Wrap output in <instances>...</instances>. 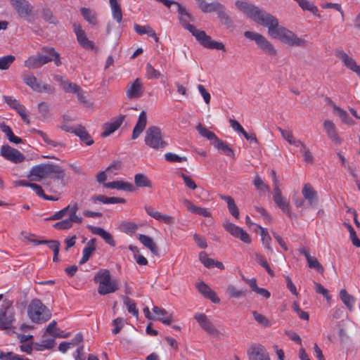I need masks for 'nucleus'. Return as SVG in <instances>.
<instances>
[{
  "mask_svg": "<svg viewBox=\"0 0 360 360\" xmlns=\"http://www.w3.org/2000/svg\"><path fill=\"white\" fill-rule=\"evenodd\" d=\"M335 56L343 63L347 68L355 72L358 76L360 75V65H357L355 60L347 53L339 50L335 52Z\"/></svg>",
  "mask_w": 360,
  "mask_h": 360,
  "instance_id": "nucleus-14",
  "label": "nucleus"
},
{
  "mask_svg": "<svg viewBox=\"0 0 360 360\" xmlns=\"http://www.w3.org/2000/svg\"><path fill=\"white\" fill-rule=\"evenodd\" d=\"M119 229L121 231L127 233L132 234L136 232L138 229V225L131 221H122L120 226Z\"/></svg>",
  "mask_w": 360,
  "mask_h": 360,
  "instance_id": "nucleus-40",
  "label": "nucleus"
},
{
  "mask_svg": "<svg viewBox=\"0 0 360 360\" xmlns=\"http://www.w3.org/2000/svg\"><path fill=\"white\" fill-rule=\"evenodd\" d=\"M123 302L129 313L136 316L139 315V311L136 309V304L131 298L124 296Z\"/></svg>",
  "mask_w": 360,
  "mask_h": 360,
  "instance_id": "nucleus-46",
  "label": "nucleus"
},
{
  "mask_svg": "<svg viewBox=\"0 0 360 360\" xmlns=\"http://www.w3.org/2000/svg\"><path fill=\"white\" fill-rule=\"evenodd\" d=\"M180 176L182 177L186 186L191 190H195L197 188V185L192 178L184 173H181Z\"/></svg>",
  "mask_w": 360,
  "mask_h": 360,
  "instance_id": "nucleus-63",
  "label": "nucleus"
},
{
  "mask_svg": "<svg viewBox=\"0 0 360 360\" xmlns=\"http://www.w3.org/2000/svg\"><path fill=\"white\" fill-rule=\"evenodd\" d=\"M91 200L93 202H96L97 201H99L104 204H115L126 202V200L124 198L118 197H107L103 195H94L91 197Z\"/></svg>",
  "mask_w": 360,
  "mask_h": 360,
  "instance_id": "nucleus-30",
  "label": "nucleus"
},
{
  "mask_svg": "<svg viewBox=\"0 0 360 360\" xmlns=\"http://www.w3.org/2000/svg\"><path fill=\"white\" fill-rule=\"evenodd\" d=\"M219 196L222 200L227 202L228 210L230 214L236 219H238L239 210L237 205L235 203L234 200L231 196L229 195H220Z\"/></svg>",
  "mask_w": 360,
  "mask_h": 360,
  "instance_id": "nucleus-36",
  "label": "nucleus"
},
{
  "mask_svg": "<svg viewBox=\"0 0 360 360\" xmlns=\"http://www.w3.org/2000/svg\"><path fill=\"white\" fill-rule=\"evenodd\" d=\"M147 124V115L145 111H142L138 118V121L133 129L131 139H137L143 131Z\"/></svg>",
  "mask_w": 360,
  "mask_h": 360,
  "instance_id": "nucleus-24",
  "label": "nucleus"
},
{
  "mask_svg": "<svg viewBox=\"0 0 360 360\" xmlns=\"http://www.w3.org/2000/svg\"><path fill=\"white\" fill-rule=\"evenodd\" d=\"M195 319L199 323L200 327L210 335H217L218 330L214 327L212 322L207 319L205 314H196Z\"/></svg>",
  "mask_w": 360,
  "mask_h": 360,
  "instance_id": "nucleus-16",
  "label": "nucleus"
},
{
  "mask_svg": "<svg viewBox=\"0 0 360 360\" xmlns=\"http://www.w3.org/2000/svg\"><path fill=\"white\" fill-rule=\"evenodd\" d=\"M235 4L240 11L246 14L251 19L255 14V12L259 9L257 6L247 1H237Z\"/></svg>",
  "mask_w": 360,
  "mask_h": 360,
  "instance_id": "nucleus-27",
  "label": "nucleus"
},
{
  "mask_svg": "<svg viewBox=\"0 0 360 360\" xmlns=\"http://www.w3.org/2000/svg\"><path fill=\"white\" fill-rule=\"evenodd\" d=\"M64 91L67 93H72L76 94L77 98L80 103L84 105H87L88 102L84 96V92L77 84H65Z\"/></svg>",
  "mask_w": 360,
  "mask_h": 360,
  "instance_id": "nucleus-22",
  "label": "nucleus"
},
{
  "mask_svg": "<svg viewBox=\"0 0 360 360\" xmlns=\"http://www.w3.org/2000/svg\"><path fill=\"white\" fill-rule=\"evenodd\" d=\"M65 176V170L59 165L39 164L31 168L28 178L32 181H41L47 177L60 179L63 181Z\"/></svg>",
  "mask_w": 360,
  "mask_h": 360,
  "instance_id": "nucleus-2",
  "label": "nucleus"
},
{
  "mask_svg": "<svg viewBox=\"0 0 360 360\" xmlns=\"http://www.w3.org/2000/svg\"><path fill=\"white\" fill-rule=\"evenodd\" d=\"M227 292L232 298H240L246 296V290H238L233 285H229Z\"/></svg>",
  "mask_w": 360,
  "mask_h": 360,
  "instance_id": "nucleus-43",
  "label": "nucleus"
},
{
  "mask_svg": "<svg viewBox=\"0 0 360 360\" xmlns=\"http://www.w3.org/2000/svg\"><path fill=\"white\" fill-rule=\"evenodd\" d=\"M143 93V84L141 80L137 78L127 89L126 95L128 98H137L142 96Z\"/></svg>",
  "mask_w": 360,
  "mask_h": 360,
  "instance_id": "nucleus-19",
  "label": "nucleus"
},
{
  "mask_svg": "<svg viewBox=\"0 0 360 360\" xmlns=\"http://www.w3.org/2000/svg\"><path fill=\"white\" fill-rule=\"evenodd\" d=\"M303 198L307 201L308 207H312L317 205L318 193L310 184H305L302 189Z\"/></svg>",
  "mask_w": 360,
  "mask_h": 360,
  "instance_id": "nucleus-11",
  "label": "nucleus"
},
{
  "mask_svg": "<svg viewBox=\"0 0 360 360\" xmlns=\"http://www.w3.org/2000/svg\"><path fill=\"white\" fill-rule=\"evenodd\" d=\"M340 298L345 305L349 309L352 310L353 304L354 303V297L349 295L345 289H342L340 291Z\"/></svg>",
  "mask_w": 360,
  "mask_h": 360,
  "instance_id": "nucleus-38",
  "label": "nucleus"
},
{
  "mask_svg": "<svg viewBox=\"0 0 360 360\" xmlns=\"http://www.w3.org/2000/svg\"><path fill=\"white\" fill-rule=\"evenodd\" d=\"M112 325L115 326L112 330L113 334H117L124 325V319L123 318H117L112 321Z\"/></svg>",
  "mask_w": 360,
  "mask_h": 360,
  "instance_id": "nucleus-59",
  "label": "nucleus"
},
{
  "mask_svg": "<svg viewBox=\"0 0 360 360\" xmlns=\"http://www.w3.org/2000/svg\"><path fill=\"white\" fill-rule=\"evenodd\" d=\"M255 320L260 325L264 327H269L271 326L269 319L264 315L258 313L256 311L252 312Z\"/></svg>",
  "mask_w": 360,
  "mask_h": 360,
  "instance_id": "nucleus-53",
  "label": "nucleus"
},
{
  "mask_svg": "<svg viewBox=\"0 0 360 360\" xmlns=\"http://www.w3.org/2000/svg\"><path fill=\"white\" fill-rule=\"evenodd\" d=\"M323 129L328 138L336 145H340L342 143V139L340 138L337 132L335 124L330 120L323 122Z\"/></svg>",
  "mask_w": 360,
  "mask_h": 360,
  "instance_id": "nucleus-17",
  "label": "nucleus"
},
{
  "mask_svg": "<svg viewBox=\"0 0 360 360\" xmlns=\"http://www.w3.org/2000/svg\"><path fill=\"white\" fill-rule=\"evenodd\" d=\"M52 47H43L41 49L44 54L30 56L25 61V67L30 69H36L41 68L42 65L52 61L49 50H52Z\"/></svg>",
  "mask_w": 360,
  "mask_h": 360,
  "instance_id": "nucleus-8",
  "label": "nucleus"
},
{
  "mask_svg": "<svg viewBox=\"0 0 360 360\" xmlns=\"http://www.w3.org/2000/svg\"><path fill=\"white\" fill-rule=\"evenodd\" d=\"M23 82L34 91H41V83L32 74H25L22 77Z\"/></svg>",
  "mask_w": 360,
  "mask_h": 360,
  "instance_id": "nucleus-34",
  "label": "nucleus"
},
{
  "mask_svg": "<svg viewBox=\"0 0 360 360\" xmlns=\"http://www.w3.org/2000/svg\"><path fill=\"white\" fill-rule=\"evenodd\" d=\"M96 238H92L87 242L86 245L83 250V256L79 261V264H85L92 256L96 249Z\"/></svg>",
  "mask_w": 360,
  "mask_h": 360,
  "instance_id": "nucleus-28",
  "label": "nucleus"
},
{
  "mask_svg": "<svg viewBox=\"0 0 360 360\" xmlns=\"http://www.w3.org/2000/svg\"><path fill=\"white\" fill-rule=\"evenodd\" d=\"M139 241L148 249L150 250V252L155 255H159V248L157 246L156 243L153 241V238L148 236L139 234L138 236Z\"/></svg>",
  "mask_w": 360,
  "mask_h": 360,
  "instance_id": "nucleus-29",
  "label": "nucleus"
},
{
  "mask_svg": "<svg viewBox=\"0 0 360 360\" xmlns=\"http://www.w3.org/2000/svg\"><path fill=\"white\" fill-rule=\"evenodd\" d=\"M110 4L112 11L114 19L120 22L122 20V13L120 5L118 4L117 0H110Z\"/></svg>",
  "mask_w": 360,
  "mask_h": 360,
  "instance_id": "nucleus-39",
  "label": "nucleus"
},
{
  "mask_svg": "<svg viewBox=\"0 0 360 360\" xmlns=\"http://www.w3.org/2000/svg\"><path fill=\"white\" fill-rule=\"evenodd\" d=\"M212 144L218 150L224 153L226 155L234 158L235 154L233 150L225 142L219 139H216L215 142H212Z\"/></svg>",
  "mask_w": 360,
  "mask_h": 360,
  "instance_id": "nucleus-33",
  "label": "nucleus"
},
{
  "mask_svg": "<svg viewBox=\"0 0 360 360\" xmlns=\"http://www.w3.org/2000/svg\"><path fill=\"white\" fill-rule=\"evenodd\" d=\"M146 144L154 149H162L167 146V143L163 140L161 129L156 126L149 127L146 131Z\"/></svg>",
  "mask_w": 360,
  "mask_h": 360,
  "instance_id": "nucleus-6",
  "label": "nucleus"
},
{
  "mask_svg": "<svg viewBox=\"0 0 360 360\" xmlns=\"http://www.w3.org/2000/svg\"><path fill=\"white\" fill-rule=\"evenodd\" d=\"M67 207H69V218L72 219L75 221V223L82 224L83 219L77 214V212L79 210L78 204L77 202H75L72 205H69Z\"/></svg>",
  "mask_w": 360,
  "mask_h": 360,
  "instance_id": "nucleus-41",
  "label": "nucleus"
},
{
  "mask_svg": "<svg viewBox=\"0 0 360 360\" xmlns=\"http://www.w3.org/2000/svg\"><path fill=\"white\" fill-rule=\"evenodd\" d=\"M273 200L283 213L287 214L289 217H292L290 203L282 196V192L280 188L274 189Z\"/></svg>",
  "mask_w": 360,
  "mask_h": 360,
  "instance_id": "nucleus-13",
  "label": "nucleus"
},
{
  "mask_svg": "<svg viewBox=\"0 0 360 360\" xmlns=\"http://www.w3.org/2000/svg\"><path fill=\"white\" fill-rule=\"evenodd\" d=\"M198 291L207 299L210 300L214 303H219L220 299L218 297L217 293L213 291L207 284L203 281L197 284Z\"/></svg>",
  "mask_w": 360,
  "mask_h": 360,
  "instance_id": "nucleus-20",
  "label": "nucleus"
},
{
  "mask_svg": "<svg viewBox=\"0 0 360 360\" xmlns=\"http://www.w3.org/2000/svg\"><path fill=\"white\" fill-rule=\"evenodd\" d=\"M153 311L159 316L157 319L165 325H169L172 322V315L169 314L165 309L154 306Z\"/></svg>",
  "mask_w": 360,
  "mask_h": 360,
  "instance_id": "nucleus-31",
  "label": "nucleus"
},
{
  "mask_svg": "<svg viewBox=\"0 0 360 360\" xmlns=\"http://www.w3.org/2000/svg\"><path fill=\"white\" fill-rule=\"evenodd\" d=\"M125 115H120L115 121L110 123H105L103 126V131L101 134L102 137H106L115 132L122 124Z\"/></svg>",
  "mask_w": 360,
  "mask_h": 360,
  "instance_id": "nucleus-21",
  "label": "nucleus"
},
{
  "mask_svg": "<svg viewBox=\"0 0 360 360\" xmlns=\"http://www.w3.org/2000/svg\"><path fill=\"white\" fill-rule=\"evenodd\" d=\"M221 8L222 4L219 1H214L212 3L206 2L201 11L203 13L217 12Z\"/></svg>",
  "mask_w": 360,
  "mask_h": 360,
  "instance_id": "nucleus-47",
  "label": "nucleus"
},
{
  "mask_svg": "<svg viewBox=\"0 0 360 360\" xmlns=\"http://www.w3.org/2000/svg\"><path fill=\"white\" fill-rule=\"evenodd\" d=\"M27 316L32 322L42 323L51 319V312L39 299L35 298L28 304Z\"/></svg>",
  "mask_w": 360,
  "mask_h": 360,
  "instance_id": "nucleus-3",
  "label": "nucleus"
},
{
  "mask_svg": "<svg viewBox=\"0 0 360 360\" xmlns=\"http://www.w3.org/2000/svg\"><path fill=\"white\" fill-rule=\"evenodd\" d=\"M145 210L149 216L156 220L162 221L168 225H171L174 223V218L172 216L162 214L160 212L155 211L151 206H146Z\"/></svg>",
  "mask_w": 360,
  "mask_h": 360,
  "instance_id": "nucleus-23",
  "label": "nucleus"
},
{
  "mask_svg": "<svg viewBox=\"0 0 360 360\" xmlns=\"http://www.w3.org/2000/svg\"><path fill=\"white\" fill-rule=\"evenodd\" d=\"M69 207H65V208L60 210L58 212H56L54 214L51 215L50 217L46 218V221H53L62 219L68 212Z\"/></svg>",
  "mask_w": 360,
  "mask_h": 360,
  "instance_id": "nucleus-60",
  "label": "nucleus"
},
{
  "mask_svg": "<svg viewBox=\"0 0 360 360\" xmlns=\"http://www.w3.org/2000/svg\"><path fill=\"white\" fill-rule=\"evenodd\" d=\"M165 160L170 162H181L187 160L186 157H180L174 153H167L165 155Z\"/></svg>",
  "mask_w": 360,
  "mask_h": 360,
  "instance_id": "nucleus-57",
  "label": "nucleus"
},
{
  "mask_svg": "<svg viewBox=\"0 0 360 360\" xmlns=\"http://www.w3.org/2000/svg\"><path fill=\"white\" fill-rule=\"evenodd\" d=\"M196 130L198 131L199 134L201 136L207 138L208 140H210L211 141V143L212 142H215L216 139H218V137L214 132L209 131L205 127H204L200 123H199L196 126Z\"/></svg>",
  "mask_w": 360,
  "mask_h": 360,
  "instance_id": "nucleus-37",
  "label": "nucleus"
},
{
  "mask_svg": "<svg viewBox=\"0 0 360 360\" xmlns=\"http://www.w3.org/2000/svg\"><path fill=\"white\" fill-rule=\"evenodd\" d=\"M160 72L155 70L150 63L146 65V76L149 79H158L160 77Z\"/></svg>",
  "mask_w": 360,
  "mask_h": 360,
  "instance_id": "nucleus-52",
  "label": "nucleus"
},
{
  "mask_svg": "<svg viewBox=\"0 0 360 360\" xmlns=\"http://www.w3.org/2000/svg\"><path fill=\"white\" fill-rule=\"evenodd\" d=\"M254 185H255V186L256 187V188L257 190H259V191H265V190L269 191V187L266 184H264L263 180L258 175H257L255 177Z\"/></svg>",
  "mask_w": 360,
  "mask_h": 360,
  "instance_id": "nucleus-62",
  "label": "nucleus"
},
{
  "mask_svg": "<svg viewBox=\"0 0 360 360\" xmlns=\"http://www.w3.org/2000/svg\"><path fill=\"white\" fill-rule=\"evenodd\" d=\"M81 13L84 18L90 24L96 25L97 23L96 14L91 10L86 8H82Z\"/></svg>",
  "mask_w": 360,
  "mask_h": 360,
  "instance_id": "nucleus-44",
  "label": "nucleus"
},
{
  "mask_svg": "<svg viewBox=\"0 0 360 360\" xmlns=\"http://www.w3.org/2000/svg\"><path fill=\"white\" fill-rule=\"evenodd\" d=\"M42 18L50 23H56V18L53 16L52 11L49 8H44L42 11Z\"/></svg>",
  "mask_w": 360,
  "mask_h": 360,
  "instance_id": "nucleus-61",
  "label": "nucleus"
},
{
  "mask_svg": "<svg viewBox=\"0 0 360 360\" xmlns=\"http://www.w3.org/2000/svg\"><path fill=\"white\" fill-rule=\"evenodd\" d=\"M223 226L224 229L233 236L240 238L243 242L245 243H251L250 235L239 226H237L234 224H232L229 221H225Z\"/></svg>",
  "mask_w": 360,
  "mask_h": 360,
  "instance_id": "nucleus-10",
  "label": "nucleus"
},
{
  "mask_svg": "<svg viewBox=\"0 0 360 360\" xmlns=\"http://www.w3.org/2000/svg\"><path fill=\"white\" fill-rule=\"evenodd\" d=\"M295 1L298 3L299 6L303 10L309 11L311 12H314V10H317L316 7L313 4H311L307 0H295Z\"/></svg>",
  "mask_w": 360,
  "mask_h": 360,
  "instance_id": "nucleus-58",
  "label": "nucleus"
},
{
  "mask_svg": "<svg viewBox=\"0 0 360 360\" xmlns=\"http://www.w3.org/2000/svg\"><path fill=\"white\" fill-rule=\"evenodd\" d=\"M75 221L70 218L65 219L53 224V227L58 230L69 229L72 227Z\"/></svg>",
  "mask_w": 360,
  "mask_h": 360,
  "instance_id": "nucleus-48",
  "label": "nucleus"
},
{
  "mask_svg": "<svg viewBox=\"0 0 360 360\" xmlns=\"http://www.w3.org/2000/svg\"><path fill=\"white\" fill-rule=\"evenodd\" d=\"M276 17L259 8L252 18L255 22L266 27H268L273 22H276Z\"/></svg>",
  "mask_w": 360,
  "mask_h": 360,
  "instance_id": "nucleus-12",
  "label": "nucleus"
},
{
  "mask_svg": "<svg viewBox=\"0 0 360 360\" xmlns=\"http://www.w3.org/2000/svg\"><path fill=\"white\" fill-rule=\"evenodd\" d=\"M80 139L84 142L87 146H91L94 143V140L89 134L87 132L84 127L82 125L76 126L75 134Z\"/></svg>",
  "mask_w": 360,
  "mask_h": 360,
  "instance_id": "nucleus-35",
  "label": "nucleus"
},
{
  "mask_svg": "<svg viewBox=\"0 0 360 360\" xmlns=\"http://www.w3.org/2000/svg\"><path fill=\"white\" fill-rule=\"evenodd\" d=\"M0 155L6 160L14 163H20L25 159V155L17 149L11 147L9 145H4L0 151Z\"/></svg>",
  "mask_w": 360,
  "mask_h": 360,
  "instance_id": "nucleus-9",
  "label": "nucleus"
},
{
  "mask_svg": "<svg viewBox=\"0 0 360 360\" xmlns=\"http://www.w3.org/2000/svg\"><path fill=\"white\" fill-rule=\"evenodd\" d=\"M89 229H90L91 232L93 234L101 236L105 241L106 243L109 244L111 246L115 245V242L113 239L112 236L110 233L107 232L103 228L98 226H89Z\"/></svg>",
  "mask_w": 360,
  "mask_h": 360,
  "instance_id": "nucleus-25",
  "label": "nucleus"
},
{
  "mask_svg": "<svg viewBox=\"0 0 360 360\" xmlns=\"http://www.w3.org/2000/svg\"><path fill=\"white\" fill-rule=\"evenodd\" d=\"M135 32L139 34H148L150 37H155V31L150 25H140L138 24H135L134 26Z\"/></svg>",
  "mask_w": 360,
  "mask_h": 360,
  "instance_id": "nucleus-42",
  "label": "nucleus"
},
{
  "mask_svg": "<svg viewBox=\"0 0 360 360\" xmlns=\"http://www.w3.org/2000/svg\"><path fill=\"white\" fill-rule=\"evenodd\" d=\"M115 189L122 190L129 192H133L134 191H135L134 186L131 183L123 181H116Z\"/></svg>",
  "mask_w": 360,
  "mask_h": 360,
  "instance_id": "nucleus-54",
  "label": "nucleus"
},
{
  "mask_svg": "<svg viewBox=\"0 0 360 360\" xmlns=\"http://www.w3.org/2000/svg\"><path fill=\"white\" fill-rule=\"evenodd\" d=\"M122 162L120 160L113 161L107 168V172H112L115 174L121 169Z\"/></svg>",
  "mask_w": 360,
  "mask_h": 360,
  "instance_id": "nucleus-64",
  "label": "nucleus"
},
{
  "mask_svg": "<svg viewBox=\"0 0 360 360\" xmlns=\"http://www.w3.org/2000/svg\"><path fill=\"white\" fill-rule=\"evenodd\" d=\"M134 183L138 188H148L153 187V183L149 178L144 174L139 173L134 176Z\"/></svg>",
  "mask_w": 360,
  "mask_h": 360,
  "instance_id": "nucleus-32",
  "label": "nucleus"
},
{
  "mask_svg": "<svg viewBox=\"0 0 360 360\" xmlns=\"http://www.w3.org/2000/svg\"><path fill=\"white\" fill-rule=\"evenodd\" d=\"M248 354L250 360H270L267 352L262 345L252 346Z\"/></svg>",
  "mask_w": 360,
  "mask_h": 360,
  "instance_id": "nucleus-18",
  "label": "nucleus"
},
{
  "mask_svg": "<svg viewBox=\"0 0 360 360\" xmlns=\"http://www.w3.org/2000/svg\"><path fill=\"white\" fill-rule=\"evenodd\" d=\"M343 225L348 229L349 232L350 239L353 245H360V240L358 238L356 231L351 224L344 222Z\"/></svg>",
  "mask_w": 360,
  "mask_h": 360,
  "instance_id": "nucleus-56",
  "label": "nucleus"
},
{
  "mask_svg": "<svg viewBox=\"0 0 360 360\" xmlns=\"http://www.w3.org/2000/svg\"><path fill=\"white\" fill-rule=\"evenodd\" d=\"M268 33L273 38H278L284 44L290 46L305 48L308 46V41L298 37L294 32L283 26H279L278 19L268 27Z\"/></svg>",
  "mask_w": 360,
  "mask_h": 360,
  "instance_id": "nucleus-1",
  "label": "nucleus"
},
{
  "mask_svg": "<svg viewBox=\"0 0 360 360\" xmlns=\"http://www.w3.org/2000/svg\"><path fill=\"white\" fill-rule=\"evenodd\" d=\"M77 39L80 46L87 50H93L95 48L94 43L90 41L86 36L84 31L81 28L75 29Z\"/></svg>",
  "mask_w": 360,
  "mask_h": 360,
  "instance_id": "nucleus-26",
  "label": "nucleus"
},
{
  "mask_svg": "<svg viewBox=\"0 0 360 360\" xmlns=\"http://www.w3.org/2000/svg\"><path fill=\"white\" fill-rule=\"evenodd\" d=\"M217 15L219 18L221 20L222 23L227 26H231L232 25V20L227 15L225 11V7L222 5V8H220L217 12Z\"/></svg>",
  "mask_w": 360,
  "mask_h": 360,
  "instance_id": "nucleus-50",
  "label": "nucleus"
},
{
  "mask_svg": "<svg viewBox=\"0 0 360 360\" xmlns=\"http://www.w3.org/2000/svg\"><path fill=\"white\" fill-rule=\"evenodd\" d=\"M13 301L5 299L0 307V330H9L14 328L16 321Z\"/></svg>",
  "mask_w": 360,
  "mask_h": 360,
  "instance_id": "nucleus-5",
  "label": "nucleus"
},
{
  "mask_svg": "<svg viewBox=\"0 0 360 360\" xmlns=\"http://www.w3.org/2000/svg\"><path fill=\"white\" fill-rule=\"evenodd\" d=\"M335 112L340 117L342 121L346 124H351L352 120L348 115L347 112L340 107L335 108Z\"/></svg>",
  "mask_w": 360,
  "mask_h": 360,
  "instance_id": "nucleus-55",
  "label": "nucleus"
},
{
  "mask_svg": "<svg viewBox=\"0 0 360 360\" xmlns=\"http://www.w3.org/2000/svg\"><path fill=\"white\" fill-rule=\"evenodd\" d=\"M15 60V56L12 55L0 58V70H7Z\"/></svg>",
  "mask_w": 360,
  "mask_h": 360,
  "instance_id": "nucleus-51",
  "label": "nucleus"
},
{
  "mask_svg": "<svg viewBox=\"0 0 360 360\" xmlns=\"http://www.w3.org/2000/svg\"><path fill=\"white\" fill-rule=\"evenodd\" d=\"M12 6L22 18H27L32 14V7L27 0H11Z\"/></svg>",
  "mask_w": 360,
  "mask_h": 360,
  "instance_id": "nucleus-15",
  "label": "nucleus"
},
{
  "mask_svg": "<svg viewBox=\"0 0 360 360\" xmlns=\"http://www.w3.org/2000/svg\"><path fill=\"white\" fill-rule=\"evenodd\" d=\"M94 281L99 283L98 292L101 295L115 292L119 288L117 281L111 280L110 273L108 269H100L96 274Z\"/></svg>",
  "mask_w": 360,
  "mask_h": 360,
  "instance_id": "nucleus-4",
  "label": "nucleus"
},
{
  "mask_svg": "<svg viewBox=\"0 0 360 360\" xmlns=\"http://www.w3.org/2000/svg\"><path fill=\"white\" fill-rule=\"evenodd\" d=\"M308 266L311 269H315L321 274L323 273L324 269L315 257L310 256L307 259Z\"/></svg>",
  "mask_w": 360,
  "mask_h": 360,
  "instance_id": "nucleus-49",
  "label": "nucleus"
},
{
  "mask_svg": "<svg viewBox=\"0 0 360 360\" xmlns=\"http://www.w3.org/2000/svg\"><path fill=\"white\" fill-rule=\"evenodd\" d=\"M255 255L257 262L264 267L271 276H274V272L270 268L264 257L258 252H255Z\"/></svg>",
  "mask_w": 360,
  "mask_h": 360,
  "instance_id": "nucleus-45",
  "label": "nucleus"
},
{
  "mask_svg": "<svg viewBox=\"0 0 360 360\" xmlns=\"http://www.w3.org/2000/svg\"><path fill=\"white\" fill-rule=\"evenodd\" d=\"M244 36L252 41H255L256 44L265 53L269 56H276L277 51L274 46L261 34L251 31L244 32Z\"/></svg>",
  "mask_w": 360,
  "mask_h": 360,
  "instance_id": "nucleus-7",
  "label": "nucleus"
}]
</instances>
